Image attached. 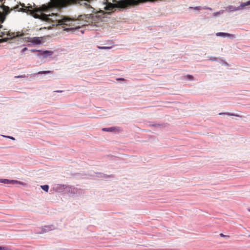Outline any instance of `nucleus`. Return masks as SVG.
I'll return each instance as SVG.
<instances>
[{"mask_svg": "<svg viewBox=\"0 0 250 250\" xmlns=\"http://www.w3.org/2000/svg\"><path fill=\"white\" fill-rule=\"evenodd\" d=\"M226 10L229 12H234L236 11L240 10V6L238 7L234 6L233 5H229L226 7Z\"/></svg>", "mask_w": 250, "mask_h": 250, "instance_id": "obj_8", "label": "nucleus"}, {"mask_svg": "<svg viewBox=\"0 0 250 250\" xmlns=\"http://www.w3.org/2000/svg\"><path fill=\"white\" fill-rule=\"evenodd\" d=\"M98 48L100 49H109L112 48V46H98Z\"/></svg>", "mask_w": 250, "mask_h": 250, "instance_id": "obj_17", "label": "nucleus"}, {"mask_svg": "<svg viewBox=\"0 0 250 250\" xmlns=\"http://www.w3.org/2000/svg\"><path fill=\"white\" fill-rule=\"evenodd\" d=\"M28 8H32V6H28Z\"/></svg>", "mask_w": 250, "mask_h": 250, "instance_id": "obj_33", "label": "nucleus"}, {"mask_svg": "<svg viewBox=\"0 0 250 250\" xmlns=\"http://www.w3.org/2000/svg\"><path fill=\"white\" fill-rule=\"evenodd\" d=\"M17 8H18V6L15 7L14 8V9H16Z\"/></svg>", "mask_w": 250, "mask_h": 250, "instance_id": "obj_35", "label": "nucleus"}, {"mask_svg": "<svg viewBox=\"0 0 250 250\" xmlns=\"http://www.w3.org/2000/svg\"><path fill=\"white\" fill-rule=\"evenodd\" d=\"M220 236L223 237H226V238H229V236L224 235L223 233H220Z\"/></svg>", "mask_w": 250, "mask_h": 250, "instance_id": "obj_22", "label": "nucleus"}, {"mask_svg": "<svg viewBox=\"0 0 250 250\" xmlns=\"http://www.w3.org/2000/svg\"><path fill=\"white\" fill-rule=\"evenodd\" d=\"M65 0H50L47 4H43L41 7L35 8L36 12H39L41 13H35L34 17L36 19H40L42 21L51 22L52 26H58L65 25L70 26L73 25V22L78 21L81 20H84L85 21L90 22H98L104 18L105 13L101 10L97 13L90 15H81L77 19H72L66 16L58 14L46 15L42 13V12H46L52 8H61L65 5Z\"/></svg>", "mask_w": 250, "mask_h": 250, "instance_id": "obj_1", "label": "nucleus"}, {"mask_svg": "<svg viewBox=\"0 0 250 250\" xmlns=\"http://www.w3.org/2000/svg\"><path fill=\"white\" fill-rule=\"evenodd\" d=\"M216 36L217 37H222L223 38L228 37L231 39L235 38V35L234 34H230L228 33L224 32H217L216 33Z\"/></svg>", "mask_w": 250, "mask_h": 250, "instance_id": "obj_7", "label": "nucleus"}, {"mask_svg": "<svg viewBox=\"0 0 250 250\" xmlns=\"http://www.w3.org/2000/svg\"><path fill=\"white\" fill-rule=\"evenodd\" d=\"M21 6H22V7H25V5H24V4H21Z\"/></svg>", "mask_w": 250, "mask_h": 250, "instance_id": "obj_31", "label": "nucleus"}, {"mask_svg": "<svg viewBox=\"0 0 250 250\" xmlns=\"http://www.w3.org/2000/svg\"><path fill=\"white\" fill-rule=\"evenodd\" d=\"M0 183H3L4 184H19L24 186H26V184L15 180H9L6 179H0Z\"/></svg>", "mask_w": 250, "mask_h": 250, "instance_id": "obj_5", "label": "nucleus"}, {"mask_svg": "<svg viewBox=\"0 0 250 250\" xmlns=\"http://www.w3.org/2000/svg\"><path fill=\"white\" fill-rule=\"evenodd\" d=\"M210 60H212V61H216V58H213V59H211Z\"/></svg>", "mask_w": 250, "mask_h": 250, "instance_id": "obj_27", "label": "nucleus"}, {"mask_svg": "<svg viewBox=\"0 0 250 250\" xmlns=\"http://www.w3.org/2000/svg\"><path fill=\"white\" fill-rule=\"evenodd\" d=\"M0 250H7V248L5 247L0 246Z\"/></svg>", "mask_w": 250, "mask_h": 250, "instance_id": "obj_23", "label": "nucleus"}, {"mask_svg": "<svg viewBox=\"0 0 250 250\" xmlns=\"http://www.w3.org/2000/svg\"><path fill=\"white\" fill-rule=\"evenodd\" d=\"M250 5V0L245 2H242L240 4V8L243 10L246 8V7Z\"/></svg>", "mask_w": 250, "mask_h": 250, "instance_id": "obj_11", "label": "nucleus"}, {"mask_svg": "<svg viewBox=\"0 0 250 250\" xmlns=\"http://www.w3.org/2000/svg\"><path fill=\"white\" fill-rule=\"evenodd\" d=\"M223 12H224L223 10H221V11H219L218 12H215V13H213V15L215 17H217L218 15L223 14Z\"/></svg>", "mask_w": 250, "mask_h": 250, "instance_id": "obj_18", "label": "nucleus"}, {"mask_svg": "<svg viewBox=\"0 0 250 250\" xmlns=\"http://www.w3.org/2000/svg\"><path fill=\"white\" fill-rule=\"evenodd\" d=\"M0 7L4 13V14H3L0 12V21L1 22H3L5 20V16L8 14L10 12L9 7L7 6H5L3 4H2V5L0 6Z\"/></svg>", "mask_w": 250, "mask_h": 250, "instance_id": "obj_4", "label": "nucleus"}, {"mask_svg": "<svg viewBox=\"0 0 250 250\" xmlns=\"http://www.w3.org/2000/svg\"><path fill=\"white\" fill-rule=\"evenodd\" d=\"M50 73V71H40L38 73V74H47Z\"/></svg>", "mask_w": 250, "mask_h": 250, "instance_id": "obj_19", "label": "nucleus"}, {"mask_svg": "<svg viewBox=\"0 0 250 250\" xmlns=\"http://www.w3.org/2000/svg\"><path fill=\"white\" fill-rule=\"evenodd\" d=\"M224 64L226 65H228V64L227 62H224Z\"/></svg>", "mask_w": 250, "mask_h": 250, "instance_id": "obj_29", "label": "nucleus"}, {"mask_svg": "<svg viewBox=\"0 0 250 250\" xmlns=\"http://www.w3.org/2000/svg\"><path fill=\"white\" fill-rule=\"evenodd\" d=\"M118 80H122V81H124L125 79L124 78H119L118 79H117Z\"/></svg>", "mask_w": 250, "mask_h": 250, "instance_id": "obj_28", "label": "nucleus"}, {"mask_svg": "<svg viewBox=\"0 0 250 250\" xmlns=\"http://www.w3.org/2000/svg\"><path fill=\"white\" fill-rule=\"evenodd\" d=\"M103 9L106 11L105 13L110 14L115 11L118 8L116 4H113L111 2L106 0L105 2H103Z\"/></svg>", "mask_w": 250, "mask_h": 250, "instance_id": "obj_2", "label": "nucleus"}, {"mask_svg": "<svg viewBox=\"0 0 250 250\" xmlns=\"http://www.w3.org/2000/svg\"><path fill=\"white\" fill-rule=\"evenodd\" d=\"M84 4H85V5H87V3H85V2H84Z\"/></svg>", "mask_w": 250, "mask_h": 250, "instance_id": "obj_37", "label": "nucleus"}, {"mask_svg": "<svg viewBox=\"0 0 250 250\" xmlns=\"http://www.w3.org/2000/svg\"><path fill=\"white\" fill-rule=\"evenodd\" d=\"M2 136H3L4 137L10 138V139H11V140H15V138L14 137H12V136H4V135H2Z\"/></svg>", "mask_w": 250, "mask_h": 250, "instance_id": "obj_21", "label": "nucleus"}, {"mask_svg": "<svg viewBox=\"0 0 250 250\" xmlns=\"http://www.w3.org/2000/svg\"><path fill=\"white\" fill-rule=\"evenodd\" d=\"M32 52H38L39 53L37 55L38 57L42 56L44 57H47L53 55V52L52 51H41L39 50L32 49L31 50Z\"/></svg>", "mask_w": 250, "mask_h": 250, "instance_id": "obj_6", "label": "nucleus"}, {"mask_svg": "<svg viewBox=\"0 0 250 250\" xmlns=\"http://www.w3.org/2000/svg\"><path fill=\"white\" fill-rule=\"evenodd\" d=\"M56 92H62V91H61V90H57V91H56Z\"/></svg>", "mask_w": 250, "mask_h": 250, "instance_id": "obj_30", "label": "nucleus"}, {"mask_svg": "<svg viewBox=\"0 0 250 250\" xmlns=\"http://www.w3.org/2000/svg\"><path fill=\"white\" fill-rule=\"evenodd\" d=\"M190 8H193L196 10H200V6H196V7H189Z\"/></svg>", "mask_w": 250, "mask_h": 250, "instance_id": "obj_20", "label": "nucleus"}, {"mask_svg": "<svg viewBox=\"0 0 250 250\" xmlns=\"http://www.w3.org/2000/svg\"><path fill=\"white\" fill-rule=\"evenodd\" d=\"M68 28L65 29L64 30H68Z\"/></svg>", "mask_w": 250, "mask_h": 250, "instance_id": "obj_36", "label": "nucleus"}, {"mask_svg": "<svg viewBox=\"0 0 250 250\" xmlns=\"http://www.w3.org/2000/svg\"><path fill=\"white\" fill-rule=\"evenodd\" d=\"M42 37H25L24 40L28 42H30L32 43L34 45H38L40 44L42 42Z\"/></svg>", "mask_w": 250, "mask_h": 250, "instance_id": "obj_3", "label": "nucleus"}, {"mask_svg": "<svg viewBox=\"0 0 250 250\" xmlns=\"http://www.w3.org/2000/svg\"><path fill=\"white\" fill-rule=\"evenodd\" d=\"M54 229V227L53 226H45L42 229V232H46L49 230H51L52 229Z\"/></svg>", "mask_w": 250, "mask_h": 250, "instance_id": "obj_12", "label": "nucleus"}, {"mask_svg": "<svg viewBox=\"0 0 250 250\" xmlns=\"http://www.w3.org/2000/svg\"><path fill=\"white\" fill-rule=\"evenodd\" d=\"M9 38H13L16 37H21L23 35V34H20L19 32H9L7 34Z\"/></svg>", "mask_w": 250, "mask_h": 250, "instance_id": "obj_10", "label": "nucleus"}, {"mask_svg": "<svg viewBox=\"0 0 250 250\" xmlns=\"http://www.w3.org/2000/svg\"><path fill=\"white\" fill-rule=\"evenodd\" d=\"M19 11H22V12H26V9H23V8H20V9Z\"/></svg>", "mask_w": 250, "mask_h": 250, "instance_id": "obj_25", "label": "nucleus"}, {"mask_svg": "<svg viewBox=\"0 0 250 250\" xmlns=\"http://www.w3.org/2000/svg\"><path fill=\"white\" fill-rule=\"evenodd\" d=\"M27 47H24L23 49H22V50H21V52L22 53H23L25 51H26V50H27Z\"/></svg>", "mask_w": 250, "mask_h": 250, "instance_id": "obj_24", "label": "nucleus"}, {"mask_svg": "<svg viewBox=\"0 0 250 250\" xmlns=\"http://www.w3.org/2000/svg\"><path fill=\"white\" fill-rule=\"evenodd\" d=\"M119 4L122 7H125L130 4L128 1L126 0H123L119 1Z\"/></svg>", "mask_w": 250, "mask_h": 250, "instance_id": "obj_13", "label": "nucleus"}, {"mask_svg": "<svg viewBox=\"0 0 250 250\" xmlns=\"http://www.w3.org/2000/svg\"><path fill=\"white\" fill-rule=\"evenodd\" d=\"M3 0H0V2H2Z\"/></svg>", "mask_w": 250, "mask_h": 250, "instance_id": "obj_34", "label": "nucleus"}, {"mask_svg": "<svg viewBox=\"0 0 250 250\" xmlns=\"http://www.w3.org/2000/svg\"><path fill=\"white\" fill-rule=\"evenodd\" d=\"M219 114V115L225 114V115H227L228 116H236V117H242L241 116H240L238 114H234V113H230L229 112L220 113Z\"/></svg>", "mask_w": 250, "mask_h": 250, "instance_id": "obj_14", "label": "nucleus"}, {"mask_svg": "<svg viewBox=\"0 0 250 250\" xmlns=\"http://www.w3.org/2000/svg\"><path fill=\"white\" fill-rule=\"evenodd\" d=\"M185 78L186 79L190 80V81H193L194 80V77L192 75H187V76H185Z\"/></svg>", "mask_w": 250, "mask_h": 250, "instance_id": "obj_15", "label": "nucleus"}, {"mask_svg": "<svg viewBox=\"0 0 250 250\" xmlns=\"http://www.w3.org/2000/svg\"><path fill=\"white\" fill-rule=\"evenodd\" d=\"M25 77V76H22V75H21V76H15V78H24Z\"/></svg>", "mask_w": 250, "mask_h": 250, "instance_id": "obj_26", "label": "nucleus"}, {"mask_svg": "<svg viewBox=\"0 0 250 250\" xmlns=\"http://www.w3.org/2000/svg\"><path fill=\"white\" fill-rule=\"evenodd\" d=\"M102 130L104 131H107V132L119 131H120V128L119 127H111L103 128L102 129Z\"/></svg>", "mask_w": 250, "mask_h": 250, "instance_id": "obj_9", "label": "nucleus"}, {"mask_svg": "<svg viewBox=\"0 0 250 250\" xmlns=\"http://www.w3.org/2000/svg\"><path fill=\"white\" fill-rule=\"evenodd\" d=\"M80 24H82L83 25H85V23H81Z\"/></svg>", "mask_w": 250, "mask_h": 250, "instance_id": "obj_32", "label": "nucleus"}, {"mask_svg": "<svg viewBox=\"0 0 250 250\" xmlns=\"http://www.w3.org/2000/svg\"><path fill=\"white\" fill-rule=\"evenodd\" d=\"M41 188L46 192H47L49 189V186L47 185H43L41 186Z\"/></svg>", "mask_w": 250, "mask_h": 250, "instance_id": "obj_16", "label": "nucleus"}]
</instances>
